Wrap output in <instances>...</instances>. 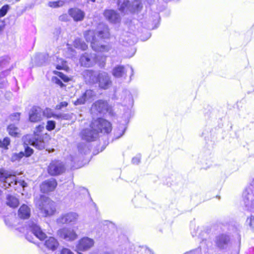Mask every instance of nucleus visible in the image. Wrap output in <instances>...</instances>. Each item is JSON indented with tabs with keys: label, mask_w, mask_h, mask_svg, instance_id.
<instances>
[{
	"label": "nucleus",
	"mask_w": 254,
	"mask_h": 254,
	"mask_svg": "<svg viewBox=\"0 0 254 254\" xmlns=\"http://www.w3.org/2000/svg\"><path fill=\"white\" fill-rule=\"evenodd\" d=\"M17 185V180L16 177L14 175H8L6 174L5 176V179L3 182H1V188L6 189L9 187H13L16 189L15 186Z\"/></svg>",
	"instance_id": "18"
},
{
	"label": "nucleus",
	"mask_w": 254,
	"mask_h": 254,
	"mask_svg": "<svg viewBox=\"0 0 254 254\" xmlns=\"http://www.w3.org/2000/svg\"><path fill=\"white\" fill-rule=\"evenodd\" d=\"M9 120L13 122L14 123H17L20 119V114L18 113H15L11 114L9 117Z\"/></svg>",
	"instance_id": "38"
},
{
	"label": "nucleus",
	"mask_w": 254,
	"mask_h": 254,
	"mask_svg": "<svg viewBox=\"0 0 254 254\" xmlns=\"http://www.w3.org/2000/svg\"><path fill=\"white\" fill-rule=\"evenodd\" d=\"M108 108L109 106L107 102L98 100L92 105L91 110L95 113L104 114L108 111Z\"/></svg>",
	"instance_id": "15"
},
{
	"label": "nucleus",
	"mask_w": 254,
	"mask_h": 254,
	"mask_svg": "<svg viewBox=\"0 0 254 254\" xmlns=\"http://www.w3.org/2000/svg\"><path fill=\"white\" fill-rule=\"evenodd\" d=\"M56 127V123L54 121H48L47 122L46 129L49 131L53 130Z\"/></svg>",
	"instance_id": "40"
},
{
	"label": "nucleus",
	"mask_w": 254,
	"mask_h": 254,
	"mask_svg": "<svg viewBox=\"0 0 254 254\" xmlns=\"http://www.w3.org/2000/svg\"><path fill=\"white\" fill-rule=\"evenodd\" d=\"M27 226L34 236L40 240L43 241L47 237L46 234L43 232L41 228L37 225L36 221H29Z\"/></svg>",
	"instance_id": "13"
},
{
	"label": "nucleus",
	"mask_w": 254,
	"mask_h": 254,
	"mask_svg": "<svg viewBox=\"0 0 254 254\" xmlns=\"http://www.w3.org/2000/svg\"><path fill=\"white\" fill-rule=\"evenodd\" d=\"M9 9V6L8 4L4 5L1 7V8L0 9V17H2L5 16L8 10Z\"/></svg>",
	"instance_id": "36"
},
{
	"label": "nucleus",
	"mask_w": 254,
	"mask_h": 254,
	"mask_svg": "<svg viewBox=\"0 0 254 254\" xmlns=\"http://www.w3.org/2000/svg\"><path fill=\"white\" fill-rule=\"evenodd\" d=\"M65 171L64 164L60 161H52L48 166V172L51 176H58Z\"/></svg>",
	"instance_id": "10"
},
{
	"label": "nucleus",
	"mask_w": 254,
	"mask_h": 254,
	"mask_svg": "<svg viewBox=\"0 0 254 254\" xmlns=\"http://www.w3.org/2000/svg\"><path fill=\"white\" fill-rule=\"evenodd\" d=\"M45 245L49 250L54 251L58 247L59 243L55 238L51 237L46 241Z\"/></svg>",
	"instance_id": "25"
},
{
	"label": "nucleus",
	"mask_w": 254,
	"mask_h": 254,
	"mask_svg": "<svg viewBox=\"0 0 254 254\" xmlns=\"http://www.w3.org/2000/svg\"><path fill=\"white\" fill-rule=\"evenodd\" d=\"M151 36V34L149 32H147V34H146V38H143V37H142L141 38V40L142 41H146L147 40V39H148Z\"/></svg>",
	"instance_id": "50"
},
{
	"label": "nucleus",
	"mask_w": 254,
	"mask_h": 254,
	"mask_svg": "<svg viewBox=\"0 0 254 254\" xmlns=\"http://www.w3.org/2000/svg\"><path fill=\"white\" fill-rule=\"evenodd\" d=\"M61 254H74L69 249H67V248H64L61 251Z\"/></svg>",
	"instance_id": "45"
},
{
	"label": "nucleus",
	"mask_w": 254,
	"mask_h": 254,
	"mask_svg": "<svg viewBox=\"0 0 254 254\" xmlns=\"http://www.w3.org/2000/svg\"><path fill=\"white\" fill-rule=\"evenodd\" d=\"M95 95V92L92 90H87L81 97L75 102L74 105H79L84 104L86 101H89Z\"/></svg>",
	"instance_id": "19"
},
{
	"label": "nucleus",
	"mask_w": 254,
	"mask_h": 254,
	"mask_svg": "<svg viewBox=\"0 0 254 254\" xmlns=\"http://www.w3.org/2000/svg\"><path fill=\"white\" fill-rule=\"evenodd\" d=\"M42 110L38 107H33L29 113V120L32 122H36L42 119Z\"/></svg>",
	"instance_id": "21"
},
{
	"label": "nucleus",
	"mask_w": 254,
	"mask_h": 254,
	"mask_svg": "<svg viewBox=\"0 0 254 254\" xmlns=\"http://www.w3.org/2000/svg\"><path fill=\"white\" fill-rule=\"evenodd\" d=\"M111 129V124L109 122L103 118H98L92 122L89 128L81 131V136L85 140L92 141L98 137L99 132L108 133Z\"/></svg>",
	"instance_id": "2"
},
{
	"label": "nucleus",
	"mask_w": 254,
	"mask_h": 254,
	"mask_svg": "<svg viewBox=\"0 0 254 254\" xmlns=\"http://www.w3.org/2000/svg\"><path fill=\"white\" fill-rule=\"evenodd\" d=\"M119 10L122 12H127V10L131 12H138L142 8V4L140 0H134L131 4L128 0H125L121 5L118 3Z\"/></svg>",
	"instance_id": "7"
},
{
	"label": "nucleus",
	"mask_w": 254,
	"mask_h": 254,
	"mask_svg": "<svg viewBox=\"0 0 254 254\" xmlns=\"http://www.w3.org/2000/svg\"><path fill=\"white\" fill-rule=\"evenodd\" d=\"M4 28V24L3 23H0V31H2Z\"/></svg>",
	"instance_id": "53"
},
{
	"label": "nucleus",
	"mask_w": 254,
	"mask_h": 254,
	"mask_svg": "<svg viewBox=\"0 0 254 254\" xmlns=\"http://www.w3.org/2000/svg\"><path fill=\"white\" fill-rule=\"evenodd\" d=\"M95 1H96V0H88L87 2L88 3H89L90 1L92 2H95Z\"/></svg>",
	"instance_id": "55"
},
{
	"label": "nucleus",
	"mask_w": 254,
	"mask_h": 254,
	"mask_svg": "<svg viewBox=\"0 0 254 254\" xmlns=\"http://www.w3.org/2000/svg\"><path fill=\"white\" fill-rule=\"evenodd\" d=\"M140 156H136L132 158V162L134 164H138L140 162Z\"/></svg>",
	"instance_id": "46"
},
{
	"label": "nucleus",
	"mask_w": 254,
	"mask_h": 254,
	"mask_svg": "<svg viewBox=\"0 0 254 254\" xmlns=\"http://www.w3.org/2000/svg\"><path fill=\"white\" fill-rule=\"evenodd\" d=\"M68 13L74 21L76 22L82 21L85 16L84 12L77 8H70Z\"/></svg>",
	"instance_id": "20"
},
{
	"label": "nucleus",
	"mask_w": 254,
	"mask_h": 254,
	"mask_svg": "<svg viewBox=\"0 0 254 254\" xmlns=\"http://www.w3.org/2000/svg\"><path fill=\"white\" fill-rule=\"evenodd\" d=\"M243 199L247 210L254 212V179L244 190L243 193Z\"/></svg>",
	"instance_id": "5"
},
{
	"label": "nucleus",
	"mask_w": 254,
	"mask_h": 254,
	"mask_svg": "<svg viewBox=\"0 0 254 254\" xmlns=\"http://www.w3.org/2000/svg\"><path fill=\"white\" fill-rule=\"evenodd\" d=\"M123 104L124 106L130 108L133 104V99L129 91L126 90L123 93Z\"/></svg>",
	"instance_id": "22"
},
{
	"label": "nucleus",
	"mask_w": 254,
	"mask_h": 254,
	"mask_svg": "<svg viewBox=\"0 0 254 254\" xmlns=\"http://www.w3.org/2000/svg\"><path fill=\"white\" fill-rule=\"evenodd\" d=\"M57 186V182L54 178H51L43 182L40 186L41 190L43 193L53 191Z\"/></svg>",
	"instance_id": "16"
},
{
	"label": "nucleus",
	"mask_w": 254,
	"mask_h": 254,
	"mask_svg": "<svg viewBox=\"0 0 254 254\" xmlns=\"http://www.w3.org/2000/svg\"><path fill=\"white\" fill-rule=\"evenodd\" d=\"M130 71V78L133 75V69L132 66L127 65L124 66L123 65H118L115 66L112 70V75L116 78H126L127 72Z\"/></svg>",
	"instance_id": "8"
},
{
	"label": "nucleus",
	"mask_w": 254,
	"mask_h": 254,
	"mask_svg": "<svg viewBox=\"0 0 254 254\" xmlns=\"http://www.w3.org/2000/svg\"><path fill=\"white\" fill-rule=\"evenodd\" d=\"M216 246L221 250H227L231 246V238L229 235L220 234L215 239Z\"/></svg>",
	"instance_id": "9"
},
{
	"label": "nucleus",
	"mask_w": 254,
	"mask_h": 254,
	"mask_svg": "<svg viewBox=\"0 0 254 254\" xmlns=\"http://www.w3.org/2000/svg\"><path fill=\"white\" fill-rule=\"evenodd\" d=\"M104 15L106 19L111 23H116L119 22L121 20L120 14L114 10H105Z\"/></svg>",
	"instance_id": "17"
},
{
	"label": "nucleus",
	"mask_w": 254,
	"mask_h": 254,
	"mask_svg": "<svg viewBox=\"0 0 254 254\" xmlns=\"http://www.w3.org/2000/svg\"><path fill=\"white\" fill-rule=\"evenodd\" d=\"M126 127L124 125H120L119 127L114 130V138L118 139L124 134L126 130Z\"/></svg>",
	"instance_id": "27"
},
{
	"label": "nucleus",
	"mask_w": 254,
	"mask_h": 254,
	"mask_svg": "<svg viewBox=\"0 0 254 254\" xmlns=\"http://www.w3.org/2000/svg\"><path fill=\"white\" fill-rule=\"evenodd\" d=\"M30 208L26 205L23 204L18 210V216L22 219H27L30 217Z\"/></svg>",
	"instance_id": "24"
},
{
	"label": "nucleus",
	"mask_w": 254,
	"mask_h": 254,
	"mask_svg": "<svg viewBox=\"0 0 254 254\" xmlns=\"http://www.w3.org/2000/svg\"><path fill=\"white\" fill-rule=\"evenodd\" d=\"M33 153V150L29 146H25V155L26 157L31 156Z\"/></svg>",
	"instance_id": "42"
},
{
	"label": "nucleus",
	"mask_w": 254,
	"mask_h": 254,
	"mask_svg": "<svg viewBox=\"0 0 254 254\" xmlns=\"http://www.w3.org/2000/svg\"><path fill=\"white\" fill-rule=\"evenodd\" d=\"M18 185L23 188L27 186V184L24 181L21 180L19 181L17 180V185Z\"/></svg>",
	"instance_id": "47"
},
{
	"label": "nucleus",
	"mask_w": 254,
	"mask_h": 254,
	"mask_svg": "<svg viewBox=\"0 0 254 254\" xmlns=\"http://www.w3.org/2000/svg\"><path fill=\"white\" fill-rule=\"evenodd\" d=\"M7 130L9 135L16 137L19 133V128L14 124L9 125L7 128Z\"/></svg>",
	"instance_id": "28"
},
{
	"label": "nucleus",
	"mask_w": 254,
	"mask_h": 254,
	"mask_svg": "<svg viewBox=\"0 0 254 254\" xmlns=\"http://www.w3.org/2000/svg\"><path fill=\"white\" fill-rule=\"evenodd\" d=\"M109 30L107 25L100 24L98 27V31L89 30L84 33L85 38L87 42L91 43L93 50L98 52H107L109 50V47L101 44L99 40L108 38L109 37Z\"/></svg>",
	"instance_id": "1"
},
{
	"label": "nucleus",
	"mask_w": 254,
	"mask_h": 254,
	"mask_svg": "<svg viewBox=\"0 0 254 254\" xmlns=\"http://www.w3.org/2000/svg\"><path fill=\"white\" fill-rule=\"evenodd\" d=\"M56 68L61 70L66 67V62L61 58H57V62L55 64Z\"/></svg>",
	"instance_id": "30"
},
{
	"label": "nucleus",
	"mask_w": 254,
	"mask_h": 254,
	"mask_svg": "<svg viewBox=\"0 0 254 254\" xmlns=\"http://www.w3.org/2000/svg\"><path fill=\"white\" fill-rule=\"evenodd\" d=\"M58 234L61 238L66 241H73L78 237L75 230L70 227H64L60 229Z\"/></svg>",
	"instance_id": "11"
},
{
	"label": "nucleus",
	"mask_w": 254,
	"mask_h": 254,
	"mask_svg": "<svg viewBox=\"0 0 254 254\" xmlns=\"http://www.w3.org/2000/svg\"><path fill=\"white\" fill-rule=\"evenodd\" d=\"M9 143L10 139L7 137L4 138L2 140L0 139V147L7 148Z\"/></svg>",
	"instance_id": "37"
},
{
	"label": "nucleus",
	"mask_w": 254,
	"mask_h": 254,
	"mask_svg": "<svg viewBox=\"0 0 254 254\" xmlns=\"http://www.w3.org/2000/svg\"><path fill=\"white\" fill-rule=\"evenodd\" d=\"M6 203L11 207H16L19 204V201L17 198L15 197L8 195L7 196V201Z\"/></svg>",
	"instance_id": "26"
},
{
	"label": "nucleus",
	"mask_w": 254,
	"mask_h": 254,
	"mask_svg": "<svg viewBox=\"0 0 254 254\" xmlns=\"http://www.w3.org/2000/svg\"><path fill=\"white\" fill-rule=\"evenodd\" d=\"M64 1L63 0H58L55 1H49L48 3V5L50 7H53V8H57L60 6H62L64 5Z\"/></svg>",
	"instance_id": "34"
},
{
	"label": "nucleus",
	"mask_w": 254,
	"mask_h": 254,
	"mask_svg": "<svg viewBox=\"0 0 254 254\" xmlns=\"http://www.w3.org/2000/svg\"><path fill=\"white\" fill-rule=\"evenodd\" d=\"M245 224L250 229L254 231V215L251 214L248 216Z\"/></svg>",
	"instance_id": "31"
},
{
	"label": "nucleus",
	"mask_w": 254,
	"mask_h": 254,
	"mask_svg": "<svg viewBox=\"0 0 254 254\" xmlns=\"http://www.w3.org/2000/svg\"><path fill=\"white\" fill-rule=\"evenodd\" d=\"M96 82H98L99 87L103 89H108L112 84L111 77L103 71L98 74Z\"/></svg>",
	"instance_id": "12"
},
{
	"label": "nucleus",
	"mask_w": 254,
	"mask_h": 254,
	"mask_svg": "<svg viewBox=\"0 0 254 254\" xmlns=\"http://www.w3.org/2000/svg\"><path fill=\"white\" fill-rule=\"evenodd\" d=\"M6 85L5 81L3 79L1 83H0V88H2L4 87V86Z\"/></svg>",
	"instance_id": "52"
},
{
	"label": "nucleus",
	"mask_w": 254,
	"mask_h": 254,
	"mask_svg": "<svg viewBox=\"0 0 254 254\" xmlns=\"http://www.w3.org/2000/svg\"><path fill=\"white\" fill-rule=\"evenodd\" d=\"M36 60L37 61L39 65H42L47 59V56L43 54L39 53L35 56Z\"/></svg>",
	"instance_id": "32"
},
{
	"label": "nucleus",
	"mask_w": 254,
	"mask_h": 254,
	"mask_svg": "<svg viewBox=\"0 0 254 254\" xmlns=\"http://www.w3.org/2000/svg\"><path fill=\"white\" fill-rule=\"evenodd\" d=\"M60 77L61 78H62L64 81H68V78L66 77L65 75H64V74L60 73Z\"/></svg>",
	"instance_id": "49"
},
{
	"label": "nucleus",
	"mask_w": 254,
	"mask_h": 254,
	"mask_svg": "<svg viewBox=\"0 0 254 254\" xmlns=\"http://www.w3.org/2000/svg\"><path fill=\"white\" fill-rule=\"evenodd\" d=\"M125 40H126V42L129 45L132 44L134 42L133 41L132 42H131V41H129L128 39H127Z\"/></svg>",
	"instance_id": "54"
},
{
	"label": "nucleus",
	"mask_w": 254,
	"mask_h": 254,
	"mask_svg": "<svg viewBox=\"0 0 254 254\" xmlns=\"http://www.w3.org/2000/svg\"><path fill=\"white\" fill-rule=\"evenodd\" d=\"M78 214L74 212H69L62 214L57 221L61 224L75 223L78 218Z\"/></svg>",
	"instance_id": "14"
},
{
	"label": "nucleus",
	"mask_w": 254,
	"mask_h": 254,
	"mask_svg": "<svg viewBox=\"0 0 254 254\" xmlns=\"http://www.w3.org/2000/svg\"><path fill=\"white\" fill-rule=\"evenodd\" d=\"M106 58L102 57L101 61L98 60V57L94 54L85 53L80 59V62L82 65L89 67L95 63H98L100 67H103L105 64Z\"/></svg>",
	"instance_id": "6"
},
{
	"label": "nucleus",
	"mask_w": 254,
	"mask_h": 254,
	"mask_svg": "<svg viewBox=\"0 0 254 254\" xmlns=\"http://www.w3.org/2000/svg\"><path fill=\"white\" fill-rule=\"evenodd\" d=\"M83 75L86 81L90 83L96 82L97 75L95 72L91 70H85L83 72Z\"/></svg>",
	"instance_id": "23"
},
{
	"label": "nucleus",
	"mask_w": 254,
	"mask_h": 254,
	"mask_svg": "<svg viewBox=\"0 0 254 254\" xmlns=\"http://www.w3.org/2000/svg\"><path fill=\"white\" fill-rule=\"evenodd\" d=\"M35 203L42 216L52 215L56 211L55 202L44 196H41L38 199H36Z\"/></svg>",
	"instance_id": "3"
},
{
	"label": "nucleus",
	"mask_w": 254,
	"mask_h": 254,
	"mask_svg": "<svg viewBox=\"0 0 254 254\" xmlns=\"http://www.w3.org/2000/svg\"><path fill=\"white\" fill-rule=\"evenodd\" d=\"M71 118V115L68 114H59L56 116V119L68 120Z\"/></svg>",
	"instance_id": "41"
},
{
	"label": "nucleus",
	"mask_w": 254,
	"mask_h": 254,
	"mask_svg": "<svg viewBox=\"0 0 254 254\" xmlns=\"http://www.w3.org/2000/svg\"><path fill=\"white\" fill-rule=\"evenodd\" d=\"M132 52H133V54H132V55H131L130 56V57H131L134 54L135 52V51L134 49H132Z\"/></svg>",
	"instance_id": "56"
},
{
	"label": "nucleus",
	"mask_w": 254,
	"mask_h": 254,
	"mask_svg": "<svg viewBox=\"0 0 254 254\" xmlns=\"http://www.w3.org/2000/svg\"><path fill=\"white\" fill-rule=\"evenodd\" d=\"M42 115L47 118H51L53 117L55 118H56V116L57 115L55 114L53 111L49 108H46L44 111L42 110Z\"/></svg>",
	"instance_id": "33"
},
{
	"label": "nucleus",
	"mask_w": 254,
	"mask_h": 254,
	"mask_svg": "<svg viewBox=\"0 0 254 254\" xmlns=\"http://www.w3.org/2000/svg\"><path fill=\"white\" fill-rule=\"evenodd\" d=\"M44 129V125H39L36 127L33 135H27L26 138L28 140V143L36 147L41 150L45 148L47 138V134L42 135L40 133Z\"/></svg>",
	"instance_id": "4"
},
{
	"label": "nucleus",
	"mask_w": 254,
	"mask_h": 254,
	"mask_svg": "<svg viewBox=\"0 0 254 254\" xmlns=\"http://www.w3.org/2000/svg\"><path fill=\"white\" fill-rule=\"evenodd\" d=\"M7 173L3 170H0V186L1 184V182L4 181L5 179V176Z\"/></svg>",
	"instance_id": "43"
},
{
	"label": "nucleus",
	"mask_w": 254,
	"mask_h": 254,
	"mask_svg": "<svg viewBox=\"0 0 254 254\" xmlns=\"http://www.w3.org/2000/svg\"><path fill=\"white\" fill-rule=\"evenodd\" d=\"M70 157L71 158V161H75L74 159L73 158L72 156H71Z\"/></svg>",
	"instance_id": "57"
},
{
	"label": "nucleus",
	"mask_w": 254,
	"mask_h": 254,
	"mask_svg": "<svg viewBox=\"0 0 254 254\" xmlns=\"http://www.w3.org/2000/svg\"><path fill=\"white\" fill-rule=\"evenodd\" d=\"M56 83L60 85L61 87L64 85V84L62 83V81L58 78L56 79Z\"/></svg>",
	"instance_id": "51"
},
{
	"label": "nucleus",
	"mask_w": 254,
	"mask_h": 254,
	"mask_svg": "<svg viewBox=\"0 0 254 254\" xmlns=\"http://www.w3.org/2000/svg\"><path fill=\"white\" fill-rule=\"evenodd\" d=\"M184 254H199V250H194L187 252Z\"/></svg>",
	"instance_id": "48"
},
{
	"label": "nucleus",
	"mask_w": 254,
	"mask_h": 254,
	"mask_svg": "<svg viewBox=\"0 0 254 254\" xmlns=\"http://www.w3.org/2000/svg\"><path fill=\"white\" fill-rule=\"evenodd\" d=\"M68 103L66 101L62 102L59 105H57L56 108L57 109H61L64 107H65L67 106Z\"/></svg>",
	"instance_id": "44"
},
{
	"label": "nucleus",
	"mask_w": 254,
	"mask_h": 254,
	"mask_svg": "<svg viewBox=\"0 0 254 254\" xmlns=\"http://www.w3.org/2000/svg\"><path fill=\"white\" fill-rule=\"evenodd\" d=\"M3 62H0V70L2 69ZM10 70H5L0 72V79L3 78L5 76L9 74Z\"/></svg>",
	"instance_id": "39"
},
{
	"label": "nucleus",
	"mask_w": 254,
	"mask_h": 254,
	"mask_svg": "<svg viewBox=\"0 0 254 254\" xmlns=\"http://www.w3.org/2000/svg\"><path fill=\"white\" fill-rule=\"evenodd\" d=\"M73 45L76 48L81 49L83 51L85 50L87 48V46L86 45V44L80 39L78 38L74 40Z\"/></svg>",
	"instance_id": "29"
},
{
	"label": "nucleus",
	"mask_w": 254,
	"mask_h": 254,
	"mask_svg": "<svg viewBox=\"0 0 254 254\" xmlns=\"http://www.w3.org/2000/svg\"><path fill=\"white\" fill-rule=\"evenodd\" d=\"M24 156V153L23 152H20L19 153L13 154L11 158V160L12 162L18 160L22 158Z\"/></svg>",
	"instance_id": "35"
}]
</instances>
